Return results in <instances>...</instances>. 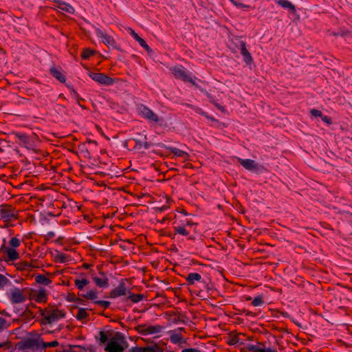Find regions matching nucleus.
I'll return each mask as SVG.
<instances>
[{
  "label": "nucleus",
  "mask_w": 352,
  "mask_h": 352,
  "mask_svg": "<svg viewBox=\"0 0 352 352\" xmlns=\"http://www.w3.org/2000/svg\"><path fill=\"white\" fill-rule=\"evenodd\" d=\"M126 346L127 343L124 337L120 333H117L110 340L104 348V351L107 352H123Z\"/></svg>",
  "instance_id": "1"
},
{
  "label": "nucleus",
  "mask_w": 352,
  "mask_h": 352,
  "mask_svg": "<svg viewBox=\"0 0 352 352\" xmlns=\"http://www.w3.org/2000/svg\"><path fill=\"white\" fill-rule=\"evenodd\" d=\"M41 314L43 317L41 321L43 324H52L65 316V311L58 309H43L41 310Z\"/></svg>",
  "instance_id": "2"
},
{
  "label": "nucleus",
  "mask_w": 352,
  "mask_h": 352,
  "mask_svg": "<svg viewBox=\"0 0 352 352\" xmlns=\"http://www.w3.org/2000/svg\"><path fill=\"white\" fill-rule=\"evenodd\" d=\"M17 347L20 350L30 349L32 352H35L38 349H41V340L28 338L18 342Z\"/></svg>",
  "instance_id": "3"
},
{
  "label": "nucleus",
  "mask_w": 352,
  "mask_h": 352,
  "mask_svg": "<svg viewBox=\"0 0 352 352\" xmlns=\"http://www.w3.org/2000/svg\"><path fill=\"white\" fill-rule=\"evenodd\" d=\"M170 70L176 78L181 79L184 82H189L196 87H199L197 84L188 76L182 67H174Z\"/></svg>",
  "instance_id": "4"
},
{
  "label": "nucleus",
  "mask_w": 352,
  "mask_h": 352,
  "mask_svg": "<svg viewBox=\"0 0 352 352\" xmlns=\"http://www.w3.org/2000/svg\"><path fill=\"white\" fill-rule=\"evenodd\" d=\"M1 219H4L6 222L17 218V216L12 206L8 205H4L1 206Z\"/></svg>",
  "instance_id": "5"
},
{
  "label": "nucleus",
  "mask_w": 352,
  "mask_h": 352,
  "mask_svg": "<svg viewBox=\"0 0 352 352\" xmlns=\"http://www.w3.org/2000/svg\"><path fill=\"white\" fill-rule=\"evenodd\" d=\"M140 115L145 119L150 122H158L160 119L158 116L151 109L145 105L140 107Z\"/></svg>",
  "instance_id": "6"
},
{
  "label": "nucleus",
  "mask_w": 352,
  "mask_h": 352,
  "mask_svg": "<svg viewBox=\"0 0 352 352\" xmlns=\"http://www.w3.org/2000/svg\"><path fill=\"white\" fill-rule=\"evenodd\" d=\"M10 292V300L12 304L23 302L26 300V296L24 295L23 289L14 288L11 289Z\"/></svg>",
  "instance_id": "7"
},
{
  "label": "nucleus",
  "mask_w": 352,
  "mask_h": 352,
  "mask_svg": "<svg viewBox=\"0 0 352 352\" xmlns=\"http://www.w3.org/2000/svg\"><path fill=\"white\" fill-rule=\"evenodd\" d=\"M90 77L94 81L105 85H111L114 82V79L102 73H91Z\"/></svg>",
  "instance_id": "8"
},
{
  "label": "nucleus",
  "mask_w": 352,
  "mask_h": 352,
  "mask_svg": "<svg viewBox=\"0 0 352 352\" xmlns=\"http://www.w3.org/2000/svg\"><path fill=\"white\" fill-rule=\"evenodd\" d=\"M235 45L241 49V54L244 57V60L247 64H251L253 61L250 53L246 48L245 43L240 39H236Z\"/></svg>",
  "instance_id": "9"
},
{
  "label": "nucleus",
  "mask_w": 352,
  "mask_h": 352,
  "mask_svg": "<svg viewBox=\"0 0 352 352\" xmlns=\"http://www.w3.org/2000/svg\"><path fill=\"white\" fill-rule=\"evenodd\" d=\"M128 294L127 289L125 285L124 280H121L118 286L113 289L109 294V296L112 298H115L121 296H124Z\"/></svg>",
  "instance_id": "10"
},
{
  "label": "nucleus",
  "mask_w": 352,
  "mask_h": 352,
  "mask_svg": "<svg viewBox=\"0 0 352 352\" xmlns=\"http://www.w3.org/2000/svg\"><path fill=\"white\" fill-rule=\"evenodd\" d=\"M96 35L102 39L103 43L107 46H113L116 41L113 37L104 33L100 29L96 30Z\"/></svg>",
  "instance_id": "11"
},
{
  "label": "nucleus",
  "mask_w": 352,
  "mask_h": 352,
  "mask_svg": "<svg viewBox=\"0 0 352 352\" xmlns=\"http://www.w3.org/2000/svg\"><path fill=\"white\" fill-rule=\"evenodd\" d=\"M239 162L245 169L248 170H257L258 168V164L252 160H243L239 158Z\"/></svg>",
  "instance_id": "12"
},
{
  "label": "nucleus",
  "mask_w": 352,
  "mask_h": 352,
  "mask_svg": "<svg viewBox=\"0 0 352 352\" xmlns=\"http://www.w3.org/2000/svg\"><path fill=\"white\" fill-rule=\"evenodd\" d=\"M92 278L96 285L99 287L107 288L109 285V279L107 276H104L102 278L93 277Z\"/></svg>",
  "instance_id": "13"
},
{
  "label": "nucleus",
  "mask_w": 352,
  "mask_h": 352,
  "mask_svg": "<svg viewBox=\"0 0 352 352\" xmlns=\"http://www.w3.org/2000/svg\"><path fill=\"white\" fill-rule=\"evenodd\" d=\"M167 149L170 150L175 155L180 157H183L185 161L189 160V155L182 150H179L177 148L173 147H166Z\"/></svg>",
  "instance_id": "14"
},
{
  "label": "nucleus",
  "mask_w": 352,
  "mask_h": 352,
  "mask_svg": "<svg viewBox=\"0 0 352 352\" xmlns=\"http://www.w3.org/2000/svg\"><path fill=\"white\" fill-rule=\"evenodd\" d=\"M25 146H28L30 144V138L26 134L20 133L18 132H13L12 133Z\"/></svg>",
  "instance_id": "15"
},
{
  "label": "nucleus",
  "mask_w": 352,
  "mask_h": 352,
  "mask_svg": "<svg viewBox=\"0 0 352 352\" xmlns=\"http://www.w3.org/2000/svg\"><path fill=\"white\" fill-rule=\"evenodd\" d=\"M50 74L60 82H65L66 80L65 76L55 67L50 69Z\"/></svg>",
  "instance_id": "16"
},
{
  "label": "nucleus",
  "mask_w": 352,
  "mask_h": 352,
  "mask_svg": "<svg viewBox=\"0 0 352 352\" xmlns=\"http://www.w3.org/2000/svg\"><path fill=\"white\" fill-rule=\"evenodd\" d=\"M57 3H58V5L57 6V7L62 10L63 11H65L67 13H69V14H74V8L70 6L69 4H67L66 3H64V2H61L60 1H58Z\"/></svg>",
  "instance_id": "17"
},
{
  "label": "nucleus",
  "mask_w": 352,
  "mask_h": 352,
  "mask_svg": "<svg viewBox=\"0 0 352 352\" xmlns=\"http://www.w3.org/2000/svg\"><path fill=\"white\" fill-rule=\"evenodd\" d=\"M278 4L284 8L289 9L292 12H296V8L290 1L287 0H276Z\"/></svg>",
  "instance_id": "18"
},
{
  "label": "nucleus",
  "mask_w": 352,
  "mask_h": 352,
  "mask_svg": "<svg viewBox=\"0 0 352 352\" xmlns=\"http://www.w3.org/2000/svg\"><path fill=\"white\" fill-rule=\"evenodd\" d=\"M201 279V276L198 273H190L186 278L188 285H193L195 281H199Z\"/></svg>",
  "instance_id": "19"
},
{
  "label": "nucleus",
  "mask_w": 352,
  "mask_h": 352,
  "mask_svg": "<svg viewBox=\"0 0 352 352\" xmlns=\"http://www.w3.org/2000/svg\"><path fill=\"white\" fill-rule=\"evenodd\" d=\"M35 300L38 302H46L47 294L45 289H40L35 295Z\"/></svg>",
  "instance_id": "20"
},
{
  "label": "nucleus",
  "mask_w": 352,
  "mask_h": 352,
  "mask_svg": "<svg viewBox=\"0 0 352 352\" xmlns=\"http://www.w3.org/2000/svg\"><path fill=\"white\" fill-rule=\"evenodd\" d=\"M35 280L37 283L44 285H48L52 282V280L50 278H47L43 274L37 275L35 278Z\"/></svg>",
  "instance_id": "21"
},
{
  "label": "nucleus",
  "mask_w": 352,
  "mask_h": 352,
  "mask_svg": "<svg viewBox=\"0 0 352 352\" xmlns=\"http://www.w3.org/2000/svg\"><path fill=\"white\" fill-rule=\"evenodd\" d=\"M128 299L131 300L133 302L137 303L144 298V296L143 294H135L128 292Z\"/></svg>",
  "instance_id": "22"
},
{
  "label": "nucleus",
  "mask_w": 352,
  "mask_h": 352,
  "mask_svg": "<svg viewBox=\"0 0 352 352\" xmlns=\"http://www.w3.org/2000/svg\"><path fill=\"white\" fill-rule=\"evenodd\" d=\"M6 253L10 261H15L19 258V253L14 248H8Z\"/></svg>",
  "instance_id": "23"
},
{
  "label": "nucleus",
  "mask_w": 352,
  "mask_h": 352,
  "mask_svg": "<svg viewBox=\"0 0 352 352\" xmlns=\"http://www.w3.org/2000/svg\"><path fill=\"white\" fill-rule=\"evenodd\" d=\"M16 268L21 271L30 270L33 266L28 261H21L16 264Z\"/></svg>",
  "instance_id": "24"
},
{
  "label": "nucleus",
  "mask_w": 352,
  "mask_h": 352,
  "mask_svg": "<svg viewBox=\"0 0 352 352\" xmlns=\"http://www.w3.org/2000/svg\"><path fill=\"white\" fill-rule=\"evenodd\" d=\"M147 352H164V349L157 343H153L146 347Z\"/></svg>",
  "instance_id": "25"
},
{
  "label": "nucleus",
  "mask_w": 352,
  "mask_h": 352,
  "mask_svg": "<svg viewBox=\"0 0 352 352\" xmlns=\"http://www.w3.org/2000/svg\"><path fill=\"white\" fill-rule=\"evenodd\" d=\"M164 329L162 326L160 325H155V326H149L147 327V334H153V333H157L162 331V330Z\"/></svg>",
  "instance_id": "26"
},
{
  "label": "nucleus",
  "mask_w": 352,
  "mask_h": 352,
  "mask_svg": "<svg viewBox=\"0 0 352 352\" xmlns=\"http://www.w3.org/2000/svg\"><path fill=\"white\" fill-rule=\"evenodd\" d=\"M88 316H89V314L87 312L86 309L84 308H80L78 309V311L76 316V318L78 320H82L88 318Z\"/></svg>",
  "instance_id": "27"
},
{
  "label": "nucleus",
  "mask_w": 352,
  "mask_h": 352,
  "mask_svg": "<svg viewBox=\"0 0 352 352\" xmlns=\"http://www.w3.org/2000/svg\"><path fill=\"white\" fill-rule=\"evenodd\" d=\"M89 280L85 278H83L82 280H75V285L77 287V288L80 290H82L85 285L89 284Z\"/></svg>",
  "instance_id": "28"
},
{
  "label": "nucleus",
  "mask_w": 352,
  "mask_h": 352,
  "mask_svg": "<svg viewBox=\"0 0 352 352\" xmlns=\"http://www.w3.org/2000/svg\"><path fill=\"white\" fill-rule=\"evenodd\" d=\"M58 346V341H52L50 342H45L41 340V349L45 350L47 347H56Z\"/></svg>",
  "instance_id": "29"
},
{
  "label": "nucleus",
  "mask_w": 352,
  "mask_h": 352,
  "mask_svg": "<svg viewBox=\"0 0 352 352\" xmlns=\"http://www.w3.org/2000/svg\"><path fill=\"white\" fill-rule=\"evenodd\" d=\"M171 342L173 344H179L182 341V337L179 334L173 333L170 337Z\"/></svg>",
  "instance_id": "30"
},
{
  "label": "nucleus",
  "mask_w": 352,
  "mask_h": 352,
  "mask_svg": "<svg viewBox=\"0 0 352 352\" xmlns=\"http://www.w3.org/2000/svg\"><path fill=\"white\" fill-rule=\"evenodd\" d=\"M82 296L89 300H95L98 298L97 292L96 290H91L87 292L86 294H83Z\"/></svg>",
  "instance_id": "31"
},
{
  "label": "nucleus",
  "mask_w": 352,
  "mask_h": 352,
  "mask_svg": "<svg viewBox=\"0 0 352 352\" xmlns=\"http://www.w3.org/2000/svg\"><path fill=\"white\" fill-rule=\"evenodd\" d=\"M247 349L252 352H264V348L260 347L256 345L250 344L247 346Z\"/></svg>",
  "instance_id": "32"
},
{
  "label": "nucleus",
  "mask_w": 352,
  "mask_h": 352,
  "mask_svg": "<svg viewBox=\"0 0 352 352\" xmlns=\"http://www.w3.org/2000/svg\"><path fill=\"white\" fill-rule=\"evenodd\" d=\"M95 54V51L94 50H90V49H85L82 54H81V57L82 59H87L89 58L91 55L94 54Z\"/></svg>",
  "instance_id": "33"
},
{
  "label": "nucleus",
  "mask_w": 352,
  "mask_h": 352,
  "mask_svg": "<svg viewBox=\"0 0 352 352\" xmlns=\"http://www.w3.org/2000/svg\"><path fill=\"white\" fill-rule=\"evenodd\" d=\"M135 142V147L138 148H141L142 146H144L145 148H148L149 144L147 142H141L140 140L134 139L133 140Z\"/></svg>",
  "instance_id": "34"
},
{
  "label": "nucleus",
  "mask_w": 352,
  "mask_h": 352,
  "mask_svg": "<svg viewBox=\"0 0 352 352\" xmlns=\"http://www.w3.org/2000/svg\"><path fill=\"white\" fill-rule=\"evenodd\" d=\"M175 232L176 234H182L184 236H187L188 234V232L185 229V228L182 226L175 227Z\"/></svg>",
  "instance_id": "35"
},
{
  "label": "nucleus",
  "mask_w": 352,
  "mask_h": 352,
  "mask_svg": "<svg viewBox=\"0 0 352 352\" xmlns=\"http://www.w3.org/2000/svg\"><path fill=\"white\" fill-rule=\"evenodd\" d=\"M55 260L60 263H65L67 261V256L63 253H58L55 256Z\"/></svg>",
  "instance_id": "36"
},
{
  "label": "nucleus",
  "mask_w": 352,
  "mask_h": 352,
  "mask_svg": "<svg viewBox=\"0 0 352 352\" xmlns=\"http://www.w3.org/2000/svg\"><path fill=\"white\" fill-rule=\"evenodd\" d=\"M138 42L139 44L145 49L148 53L152 52V50L150 48V47L147 45L146 41L143 38L138 39Z\"/></svg>",
  "instance_id": "37"
},
{
  "label": "nucleus",
  "mask_w": 352,
  "mask_h": 352,
  "mask_svg": "<svg viewBox=\"0 0 352 352\" xmlns=\"http://www.w3.org/2000/svg\"><path fill=\"white\" fill-rule=\"evenodd\" d=\"M10 283L9 279L4 275L0 274V289Z\"/></svg>",
  "instance_id": "38"
},
{
  "label": "nucleus",
  "mask_w": 352,
  "mask_h": 352,
  "mask_svg": "<svg viewBox=\"0 0 352 352\" xmlns=\"http://www.w3.org/2000/svg\"><path fill=\"white\" fill-rule=\"evenodd\" d=\"M263 303H264V301L261 296H257V297L254 298L252 302V304L255 307L259 306Z\"/></svg>",
  "instance_id": "39"
},
{
  "label": "nucleus",
  "mask_w": 352,
  "mask_h": 352,
  "mask_svg": "<svg viewBox=\"0 0 352 352\" xmlns=\"http://www.w3.org/2000/svg\"><path fill=\"white\" fill-rule=\"evenodd\" d=\"M136 330L142 335H147V327L145 325H138L136 327Z\"/></svg>",
  "instance_id": "40"
},
{
  "label": "nucleus",
  "mask_w": 352,
  "mask_h": 352,
  "mask_svg": "<svg viewBox=\"0 0 352 352\" xmlns=\"http://www.w3.org/2000/svg\"><path fill=\"white\" fill-rule=\"evenodd\" d=\"M8 327V324L7 320L3 318L0 317V331H1L3 329H7Z\"/></svg>",
  "instance_id": "41"
},
{
  "label": "nucleus",
  "mask_w": 352,
  "mask_h": 352,
  "mask_svg": "<svg viewBox=\"0 0 352 352\" xmlns=\"http://www.w3.org/2000/svg\"><path fill=\"white\" fill-rule=\"evenodd\" d=\"M94 302L96 305L102 306L104 309L108 308L110 305V302L106 300H96Z\"/></svg>",
  "instance_id": "42"
},
{
  "label": "nucleus",
  "mask_w": 352,
  "mask_h": 352,
  "mask_svg": "<svg viewBox=\"0 0 352 352\" xmlns=\"http://www.w3.org/2000/svg\"><path fill=\"white\" fill-rule=\"evenodd\" d=\"M10 245L13 248H17L20 245V241L17 238L13 237L10 241Z\"/></svg>",
  "instance_id": "43"
},
{
  "label": "nucleus",
  "mask_w": 352,
  "mask_h": 352,
  "mask_svg": "<svg viewBox=\"0 0 352 352\" xmlns=\"http://www.w3.org/2000/svg\"><path fill=\"white\" fill-rule=\"evenodd\" d=\"M130 352H147L146 347L135 346L130 349Z\"/></svg>",
  "instance_id": "44"
},
{
  "label": "nucleus",
  "mask_w": 352,
  "mask_h": 352,
  "mask_svg": "<svg viewBox=\"0 0 352 352\" xmlns=\"http://www.w3.org/2000/svg\"><path fill=\"white\" fill-rule=\"evenodd\" d=\"M100 340L102 343H105L107 341V336L104 331L100 332Z\"/></svg>",
  "instance_id": "45"
},
{
  "label": "nucleus",
  "mask_w": 352,
  "mask_h": 352,
  "mask_svg": "<svg viewBox=\"0 0 352 352\" xmlns=\"http://www.w3.org/2000/svg\"><path fill=\"white\" fill-rule=\"evenodd\" d=\"M311 113L313 116H315V117H322V112L320 111L316 110V109H312L311 111Z\"/></svg>",
  "instance_id": "46"
},
{
  "label": "nucleus",
  "mask_w": 352,
  "mask_h": 352,
  "mask_svg": "<svg viewBox=\"0 0 352 352\" xmlns=\"http://www.w3.org/2000/svg\"><path fill=\"white\" fill-rule=\"evenodd\" d=\"M130 34L131 36L138 41V39H140L141 37L138 36V34L131 28L129 29Z\"/></svg>",
  "instance_id": "47"
},
{
  "label": "nucleus",
  "mask_w": 352,
  "mask_h": 352,
  "mask_svg": "<svg viewBox=\"0 0 352 352\" xmlns=\"http://www.w3.org/2000/svg\"><path fill=\"white\" fill-rule=\"evenodd\" d=\"M213 104L215 105V107H217V108H218L221 111H222L223 113H226V109L224 108V107L221 106V104H219V103L216 102H213Z\"/></svg>",
  "instance_id": "48"
},
{
  "label": "nucleus",
  "mask_w": 352,
  "mask_h": 352,
  "mask_svg": "<svg viewBox=\"0 0 352 352\" xmlns=\"http://www.w3.org/2000/svg\"><path fill=\"white\" fill-rule=\"evenodd\" d=\"M239 342V339L237 337H234L228 342V344L230 345H233L236 344Z\"/></svg>",
  "instance_id": "49"
},
{
  "label": "nucleus",
  "mask_w": 352,
  "mask_h": 352,
  "mask_svg": "<svg viewBox=\"0 0 352 352\" xmlns=\"http://www.w3.org/2000/svg\"><path fill=\"white\" fill-rule=\"evenodd\" d=\"M322 120L329 124H331V122H332L331 119L327 116L322 117Z\"/></svg>",
  "instance_id": "50"
},
{
  "label": "nucleus",
  "mask_w": 352,
  "mask_h": 352,
  "mask_svg": "<svg viewBox=\"0 0 352 352\" xmlns=\"http://www.w3.org/2000/svg\"><path fill=\"white\" fill-rule=\"evenodd\" d=\"M182 352H201L197 349H185L182 350Z\"/></svg>",
  "instance_id": "51"
},
{
  "label": "nucleus",
  "mask_w": 352,
  "mask_h": 352,
  "mask_svg": "<svg viewBox=\"0 0 352 352\" xmlns=\"http://www.w3.org/2000/svg\"><path fill=\"white\" fill-rule=\"evenodd\" d=\"M349 34V32H342L341 34H340V33H338V34L334 33L333 34H334L335 36L340 35V36H345L348 35Z\"/></svg>",
  "instance_id": "52"
},
{
  "label": "nucleus",
  "mask_w": 352,
  "mask_h": 352,
  "mask_svg": "<svg viewBox=\"0 0 352 352\" xmlns=\"http://www.w3.org/2000/svg\"><path fill=\"white\" fill-rule=\"evenodd\" d=\"M87 142L90 143V144H94L95 145L98 144V142L96 140H91L90 139H87Z\"/></svg>",
  "instance_id": "53"
},
{
  "label": "nucleus",
  "mask_w": 352,
  "mask_h": 352,
  "mask_svg": "<svg viewBox=\"0 0 352 352\" xmlns=\"http://www.w3.org/2000/svg\"><path fill=\"white\" fill-rule=\"evenodd\" d=\"M205 92H206V94L207 97L210 99V102H212L213 103V102H214V101L213 100L212 97L211 96V95L209 93L206 92V91H205Z\"/></svg>",
  "instance_id": "54"
},
{
  "label": "nucleus",
  "mask_w": 352,
  "mask_h": 352,
  "mask_svg": "<svg viewBox=\"0 0 352 352\" xmlns=\"http://www.w3.org/2000/svg\"><path fill=\"white\" fill-rule=\"evenodd\" d=\"M264 352H276L274 350H272L271 349H264Z\"/></svg>",
  "instance_id": "55"
},
{
  "label": "nucleus",
  "mask_w": 352,
  "mask_h": 352,
  "mask_svg": "<svg viewBox=\"0 0 352 352\" xmlns=\"http://www.w3.org/2000/svg\"><path fill=\"white\" fill-rule=\"evenodd\" d=\"M198 112L201 115H205V112H204L201 109H197Z\"/></svg>",
  "instance_id": "56"
},
{
  "label": "nucleus",
  "mask_w": 352,
  "mask_h": 352,
  "mask_svg": "<svg viewBox=\"0 0 352 352\" xmlns=\"http://www.w3.org/2000/svg\"><path fill=\"white\" fill-rule=\"evenodd\" d=\"M166 208H167V207H166V206H163V207L160 208H158V209H159V210H160V211H163V210H165Z\"/></svg>",
  "instance_id": "57"
},
{
  "label": "nucleus",
  "mask_w": 352,
  "mask_h": 352,
  "mask_svg": "<svg viewBox=\"0 0 352 352\" xmlns=\"http://www.w3.org/2000/svg\"><path fill=\"white\" fill-rule=\"evenodd\" d=\"M6 345V342L0 343V348H3V347H4Z\"/></svg>",
  "instance_id": "58"
},
{
  "label": "nucleus",
  "mask_w": 352,
  "mask_h": 352,
  "mask_svg": "<svg viewBox=\"0 0 352 352\" xmlns=\"http://www.w3.org/2000/svg\"><path fill=\"white\" fill-rule=\"evenodd\" d=\"M70 347H71V348H72V347L78 348V349H82V347H81V346H77V345L70 346Z\"/></svg>",
  "instance_id": "59"
},
{
  "label": "nucleus",
  "mask_w": 352,
  "mask_h": 352,
  "mask_svg": "<svg viewBox=\"0 0 352 352\" xmlns=\"http://www.w3.org/2000/svg\"><path fill=\"white\" fill-rule=\"evenodd\" d=\"M0 52H1L4 54L6 53V51L3 49H2L1 47H0Z\"/></svg>",
  "instance_id": "60"
},
{
  "label": "nucleus",
  "mask_w": 352,
  "mask_h": 352,
  "mask_svg": "<svg viewBox=\"0 0 352 352\" xmlns=\"http://www.w3.org/2000/svg\"><path fill=\"white\" fill-rule=\"evenodd\" d=\"M208 119H209V120H212V121H216V122H217V120H216L214 118H213L212 117H210V116L209 117V118H208Z\"/></svg>",
  "instance_id": "61"
},
{
  "label": "nucleus",
  "mask_w": 352,
  "mask_h": 352,
  "mask_svg": "<svg viewBox=\"0 0 352 352\" xmlns=\"http://www.w3.org/2000/svg\"><path fill=\"white\" fill-rule=\"evenodd\" d=\"M177 330H179V331H184V328L180 327V328H178Z\"/></svg>",
  "instance_id": "62"
},
{
  "label": "nucleus",
  "mask_w": 352,
  "mask_h": 352,
  "mask_svg": "<svg viewBox=\"0 0 352 352\" xmlns=\"http://www.w3.org/2000/svg\"><path fill=\"white\" fill-rule=\"evenodd\" d=\"M197 295H198L199 296H200V297H202V296H203L201 295V291L199 292V294H198Z\"/></svg>",
  "instance_id": "63"
},
{
  "label": "nucleus",
  "mask_w": 352,
  "mask_h": 352,
  "mask_svg": "<svg viewBox=\"0 0 352 352\" xmlns=\"http://www.w3.org/2000/svg\"><path fill=\"white\" fill-rule=\"evenodd\" d=\"M204 116L206 118H208H208H209V117H210V116H208L206 113H205V115H204Z\"/></svg>",
  "instance_id": "64"
}]
</instances>
